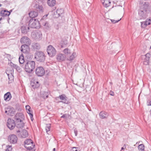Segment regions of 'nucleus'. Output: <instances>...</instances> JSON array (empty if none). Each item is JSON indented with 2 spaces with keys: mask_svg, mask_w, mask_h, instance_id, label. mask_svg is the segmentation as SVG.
<instances>
[{
  "mask_svg": "<svg viewBox=\"0 0 151 151\" xmlns=\"http://www.w3.org/2000/svg\"><path fill=\"white\" fill-rule=\"evenodd\" d=\"M1 4H0V7L1 6Z\"/></svg>",
  "mask_w": 151,
  "mask_h": 151,
  "instance_id": "nucleus-56",
  "label": "nucleus"
},
{
  "mask_svg": "<svg viewBox=\"0 0 151 151\" xmlns=\"http://www.w3.org/2000/svg\"><path fill=\"white\" fill-rule=\"evenodd\" d=\"M8 139L9 142L11 143L14 144L17 142V137L16 135L11 134L8 136Z\"/></svg>",
  "mask_w": 151,
  "mask_h": 151,
  "instance_id": "nucleus-11",
  "label": "nucleus"
},
{
  "mask_svg": "<svg viewBox=\"0 0 151 151\" xmlns=\"http://www.w3.org/2000/svg\"><path fill=\"white\" fill-rule=\"evenodd\" d=\"M137 143H138V142H137V143H136V144H137Z\"/></svg>",
  "mask_w": 151,
  "mask_h": 151,
  "instance_id": "nucleus-58",
  "label": "nucleus"
},
{
  "mask_svg": "<svg viewBox=\"0 0 151 151\" xmlns=\"http://www.w3.org/2000/svg\"><path fill=\"white\" fill-rule=\"evenodd\" d=\"M150 57L151 55L149 53H147L146 55L141 56V58L143 60L144 64L146 65L149 64V60Z\"/></svg>",
  "mask_w": 151,
  "mask_h": 151,
  "instance_id": "nucleus-9",
  "label": "nucleus"
},
{
  "mask_svg": "<svg viewBox=\"0 0 151 151\" xmlns=\"http://www.w3.org/2000/svg\"><path fill=\"white\" fill-rule=\"evenodd\" d=\"M12 147L11 145H8L6 147V151H12Z\"/></svg>",
  "mask_w": 151,
  "mask_h": 151,
  "instance_id": "nucleus-40",
  "label": "nucleus"
},
{
  "mask_svg": "<svg viewBox=\"0 0 151 151\" xmlns=\"http://www.w3.org/2000/svg\"><path fill=\"white\" fill-rule=\"evenodd\" d=\"M137 143H138V142H137V143H136V144H137Z\"/></svg>",
  "mask_w": 151,
  "mask_h": 151,
  "instance_id": "nucleus-59",
  "label": "nucleus"
},
{
  "mask_svg": "<svg viewBox=\"0 0 151 151\" xmlns=\"http://www.w3.org/2000/svg\"><path fill=\"white\" fill-rule=\"evenodd\" d=\"M121 19H120L119 20H115L114 19H110V20L111 21V22L113 23H116L118 22H119L120 20Z\"/></svg>",
  "mask_w": 151,
  "mask_h": 151,
  "instance_id": "nucleus-43",
  "label": "nucleus"
},
{
  "mask_svg": "<svg viewBox=\"0 0 151 151\" xmlns=\"http://www.w3.org/2000/svg\"><path fill=\"white\" fill-rule=\"evenodd\" d=\"M63 52L66 55H68L70 54V52L68 48H66L64 49Z\"/></svg>",
  "mask_w": 151,
  "mask_h": 151,
  "instance_id": "nucleus-38",
  "label": "nucleus"
},
{
  "mask_svg": "<svg viewBox=\"0 0 151 151\" xmlns=\"http://www.w3.org/2000/svg\"><path fill=\"white\" fill-rule=\"evenodd\" d=\"M138 148L139 151H145V146L143 144L139 145Z\"/></svg>",
  "mask_w": 151,
  "mask_h": 151,
  "instance_id": "nucleus-33",
  "label": "nucleus"
},
{
  "mask_svg": "<svg viewBox=\"0 0 151 151\" xmlns=\"http://www.w3.org/2000/svg\"><path fill=\"white\" fill-rule=\"evenodd\" d=\"M29 29V27H27L26 26H22L21 28L22 32L23 33L26 34L28 31Z\"/></svg>",
  "mask_w": 151,
  "mask_h": 151,
  "instance_id": "nucleus-26",
  "label": "nucleus"
},
{
  "mask_svg": "<svg viewBox=\"0 0 151 151\" xmlns=\"http://www.w3.org/2000/svg\"><path fill=\"white\" fill-rule=\"evenodd\" d=\"M58 15L59 16H61V15L63 13V10L62 9H58L56 11Z\"/></svg>",
  "mask_w": 151,
  "mask_h": 151,
  "instance_id": "nucleus-36",
  "label": "nucleus"
},
{
  "mask_svg": "<svg viewBox=\"0 0 151 151\" xmlns=\"http://www.w3.org/2000/svg\"><path fill=\"white\" fill-rule=\"evenodd\" d=\"M12 112V109L9 108H6L5 113L9 115H11Z\"/></svg>",
  "mask_w": 151,
  "mask_h": 151,
  "instance_id": "nucleus-31",
  "label": "nucleus"
},
{
  "mask_svg": "<svg viewBox=\"0 0 151 151\" xmlns=\"http://www.w3.org/2000/svg\"><path fill=\"white\" fill-rule=\"evenodd\" d=\"M78 147H73L72 148L71 151H79L78 150Z\"/></svg>",
  "mask_w": 151,
  "mask_h": 151,
  "instance_id": "nucleus-42",
  "label": "nucleus"
},
{
  "mask_svg": "<svg viewBox=\"0 0 151 151\" xmlns=\"http://www.w3.org/2000/svg\"><path fill=\"white\" fill-rule=\"evenodd\" d=\"M49 13H48V14H47L44 15V16H43L42 17V19H41V20L45 19H47V17L48 16V15H49Z\"/></svg>",
  "mask_w": 151,
  "mask_h": 151,
  "instance_id": "nucleus-41",
  "label": "nucleus"
},
{
  "mask_svg": "<svg viewBox=\"0 0 151 151\" xmlns=\"http://www.w3.org/2000/svg\"><path fill=\"white\" fill-rule=\"evenodd\" d=\"M10 65L12 67H13V68H15L16 67L17 65H16L15 64H14L13 63L11 62L10 63Z\"/></svg>",
  "mask_w": 151,
  "mask_h": 151,
  "instance_id": "nucleus-44",
  "label": "nucleus"
},
{
  "mask_svg": "<svg viewBox=\"0 0 151 151\" xmlns=\"http://www.w3.org/2000/svg\"><path fill=\"white\" fill-rule=\"evenodd\" d=\"M12 12V10H11L10 11H8V15H9V16L11 13Z\"/></svg>",
  "mask_w": 151,
  "mask_h": 151,
  "instance_id": "nucleus-51",
  "label": "nucleus"
},
{
  "mask_svg": "<svg viewBox=\"0 0 151 151\" xmlns=\"http://www.w3.org/2000/svg\"><path fill=\"white\" fill-rule=\"evenodd\" d=\"M110 83L111 84H112V82H110Z\"/></svg>",
  "mask_w": 151,
  "mask_h": 151,
  "instance_id": "nucleus-55",
  "label": "nucleus"
},
{
  "mask_svg": "<svg viewBox=\"0 0 151 151\" xmlns=\"http://www.w3.org/2000/svg\"><path fill=\"white\" fill-rule=\"evenodd\" d=\"M58 97L62 100V101H60L61 102H63L64 104H68V101L67 100V97L65 95L62 94L61 95H60Z\"/></svg>",
  "mask_w": 151,
  "mask_h": 151,
  "instance_id": "nucleus-19",
  "label": "nucleus"
},
{
  "mask_svg": "<svg viewBox=\"0 0 151 151\" xmlns=\"http://www.w3.org/2000/svg\"><path fill=\"white\" fill-rule=\"evenodd\" d=\"M42 97L44 99L47 98L48 97V93L47 92H43L41 94Z\"/></svg>",
  "mask_w": 151,
  "mask_h": 151,
  "instance_id": "nucleus-32",
  "label": "nucleus"
},
{
  "mask_svg": "<svg viewBox=\"0 0 151 151\" xmlns=\"http://www.w3.org/2000/svg\"><path fill=\"white\" fill-rule=\"evenodd\" d=\"M16 122V126L18 128H22L24 127V123L23 122V120L15 122Z\"/></svg>",
  "mask_w": 151,
  "mask_h": 151,
  "instance_id": "nucleus-20",
  "label": "nucleus"
},
{
  "mask_svg": "<svg viewBox=\"0 0 151 151\" xmlns=\"http://www.w3.org/2000/svg\"><path fill=\"white\" fill-rule=\"evenodd\" d=\"M150 113H151V109L150 110Z\"/></svg>",
  "mask_w": 151,
  "mask_h": 151,
  "instance_id": "nucleus-57",
  "label": "nucleus"
},
{
  "mask_svg": "<svg viewBox=\"0 0 151 151\" xmlns=\"http://www.w3.org/2000/svg\"><path fill=\"white\" fill-rule=\"evenodd\" d=\"M8 11L6 10H1L0 14H1V15L3 17H6L7 16H9L8 15Z\"/></svg>",
  "mask_w": 151,
  "mask_h": 151,
  "instance_id": "nucleus-29",
  "label": "nucleus"
},
{
  "mask_svg": "<svg viewBox=\"0 0 151 151\" xmlns=\"http://www.w3.org/2000/svg\"><path fill=\"white\" fill-rule=\"evenodd\" d=\"M36 74L38 76H42L45 73V70L41 66L37 67L35 70Z\"/></svg>",
  "mask_w": 151,
  "mask_h": 151,
  "instance_id": "nucleus-7",
  "label": "nucleus"
},
{
  "mask_svg": "<svg viewBox=\"0 0 151 151\" xmlns=\"http://www.w3.org/2000/svg\"><path fill=\"white\" fill-rule=\"evenodd\" d=\"M55 148H54L53 149L52 151H55Z\"/></svg>",
  "mask_w": 151,
  "mask_h": 151,
  "instance_id": "nucleus-53",
  "label": "nucleus"
},
{
  "mask_svg": "<svg viewBox=\"0 0 151 151\" xmlns=\"http://www.w3.org/2000/svg\"><path fill=\"white\" fill-rule=\"evenodd\" d=\"M20 132L19 130H18L17 131V133L19 132Z\"/></svg>",
  "mask_w": 151,
  "mask_h": 151,
  "instance_id": "nucleus-54",
  "label": "nucleus"
},
{
  "mask_svg": "<svg viewBox=\"0 0 151 151\" xmlns=\"http://www.w3.org/2000/svg\"><path fill=\"white\" fill-rule=\"evenodd\" d=\"M30 85L34 89L37 88L39 87L40 84L39 82L35 80H32Z\"/></svg>",
  "mask_w": 151,
  "mask_h": 151,
  "instance_id": "nucleus-14",
  "label": "nucleus"
},
{
  "mask_svg": "<svg viewBox=\"0 0 151 151\" xmlns=\"http://www.w3.org/2000/svg\"><path fill=\"white\" fill-rule=\"evenodd\" d=\"M46 57L44 52L42 51H37L35 53V58L37 61L40 62H44Z\"/></svg>",
  "mask_w": 151,
  "mask_h": 151,
  "instance_id": "nucleus-3",
  "label": "nucleus"
},
{
  "mask_svg": "<svg viewBox=\"0 0 151 151\" xmlns=\"http://www.w3.org/2000/svg\"><path fill=\"white\" fill-rule=\"evenodd\" d=\"M7 126L10 130L13 129L16 126L15 121L11 118H9L7 122Z\"/></svg>",
  "mask_w": 151,
  "mask_h": 151,
  "instance_id": "nucleus-8",
  "label": "nucleus"
},
{
  "mask_svg": "<svg viewBox=\"0 0 151 151\" xmlns=\"http://www.w3.org/2000/svg\"><path fill=\"white\" fill-rule=\"evenodd\" d=\"M138 15L140 19H145L148 16V11L151 12V6L148 2L139 1Z\"/></svg>",
  "mask_w": 151,
  "mask_h": 151,
  "instance_id": "nucleus-1",
  "label": "nucleus"
},
{
  "mask_svg": "<svg viewBox=\"0 0 151 151\" xmlns=\"http://www.w3.org/2000/svg\"><path fill=\"white\" fill-rule=\"evenodd\" d=\"M65 58V57L62 54H59L57 55V59L59 62H61L64 60Z\"/></svg>",
  "mask_w": 151,
  "mask_h": 151,
  "instance_id": "nucleus-21",
  "label": "nucleus"
},
{
  "mask_svg": "<svg viewBox=\"0 0 151 151\" xmlns=\"http://www.w3.org/2000/svg\"><path fill=\"white\" fill-rule=\"evenodd\" d=\"M26 109L27 113L29 114L32 121L33 119V114L32 111L31 109L30 106L29 105H27L26 106Z\"/></svg>",
  "mask_w": 151,
  "mask_h": 151,
  "instance_id": "nucleus-18",
  "label": "nucleus"
},
{
  "mask_svg": "<svg viewBox=\"0 0 151 151\" xmlns=\"http://www.w3.org/2000/svg\"><path fill=\"white\" fill-rule=\"evenodd\" d=\"M56 2L55 0H48L47 3L49 6L52 7L55 6Z\"/></svg>",
  "mask_w": 151,
  "mask_h": 151,
  "instance_id": "nucleus-28",
  "label": "nucleus"
},
{
  "mask_svg": "<svg viewBox=\"0 0 151 151\" xmlns=\"http://www.w3.org/2000/svg\"><path fill=\"white\" fill-rule=\"evenodd\" d=\"M103 6L105 7L109 6L111 3L110 0H101Z\"/></svg>",
  "mask_w": 151,
  "mask_h": 151,
  "instance_id": "nucleus-27",
  "label": "nucleus"
},
{
  "mask_svg": "<svg viewBox=\"0 0 151 151\" xmlns=\"http://www.w3.org/2000/svg\"><path fill=\"white\" fill-rule=\"evenodd\" d=\"M67 117V115L66 114H64L61 117V118L66 119Z\"/></svg>",
  "mask_w": 151,
  "mask_h": 151,
  "instance_id": "nucleus-45",
  "label": "nucleus"
},
{
  "mask_svg": "<svg viewBox=\"0 0 151 151\" xmlns=\"http://www.w3.org/2000/svg\"><path fill=\"white\" fill-rule=\"evenodd\" d=\"M43 25L45 26L47 29L49 28L50 27V25L47 22H45L43 24Z\"/></svg>",
  "mask_w": 151,
  "mask_h": 151,
  "instance_id": "nucleus-39",
  "label": "nucleus"
},
{
  "mask_svg": "<svg viewBox=\"0 0 151 151\" xmlns=\"http://www.w3.org/2000/svg\"><path fill=\"white\" fill-rule=\"evenodd\" d=\"M24 145L27 149H32L35 146L33 141L30 139H26L24 142Z\"/></svg>",
  "mask_w": 151,
  "mask_h": 151,
  "instance_id": "nucleus-6",
  "label": "nucleus"
},
{
  "mask_svg": "<svg viewBox=\"0 0 151 151\" xmlns=\"http://www.w3.org/2000/svg\"><path fill=\"white\" fill-rule=\"evenodd\" d=\"M151 20L150 18L147 19L145 21L141 22V27L142 28H145L148 25L151 24Z\"/></svg>",
  "mask_w": 151,
  "mask_h": 151,
  "instance_id": "nucleus-15",
  "label": "nucleus"
},
{
  "mask_svg": "<svg viewBox=\"0 0 151 151\" xmlns=\"http://www.w3.org/2000/svg\"><path fill=\"white\" fill-rule=\"evenodd\" d=\"M21 43L24 44H28L30 45L31 42L30 39L27 37L24 36L22 37L20 39Z\"/></svg>",
  "mask_w": 151,
  "mask_h": 151,
  "instance_id": "nucleus-13",
  "label": "nucleus"
},
{
  "mask_svg": "<svg viewBox=\"0 0 151 151\" xmlns=\"http://www.w3.org/2000/svg\"><path fill=\"white\" fill-rule=\"evenodd\" d=\"M150 48L151 49V46L150 47Z\"/></svg>",
  "mask_w": 151,
  "mask_h": 151,
  "instance_id": "nucleus-61",
  "label": "nucleus"
},
{
  "mask_svg": "<svg viewBox=\"0 0 151 151\" xmlns=\"http://www.w3.org/2000/svg\"><path fill=\"white\" fill-rule=\"evenodd\" d=\"M47 51L48 55L51 57L54 56L56 53L55 48L52 45H49L47 47Z\"/></svg>",
  "mask_w": 151,
  "mask_h": 151,
  "instance_id": "nucleus-5",
  "label": "nucleus"
},
{
  "mask_svg": "<svg viewBox=\"0 0 151 151\" xmlns=\"http://www.w3.org/2000/svg\"><path fill=\"white\" fill-rule=\"evenodd\" d=\"M36 8L37 9V11H39L40 12H43V8L42 6L39 5H36Z\"/></svg>",
  "mask_w": 151,
  "mask_h": 151,
  "instance_id": "nucleus-30",
  "label": "nucleus"
},
{
  "mask_svg": "<svg viewBox=\"0 0 151 151\" xmlns=\"http://www.w3.org/2000/svg\"><path fill=\"white\" fill-rule=\"evenodd\" d=\"M2 3L4 4L5 5L7 4L8 3V1L6 0H5L4 1H2Z\"/></svg>",
  "mask_w": 151,
  "mask_h": 151,
  "instance_id": "nucleus-49",
  "label": "nucleus"
},
{
  "mask_svg": "<svg viewBox=\"0 0 151 151\" xmlns=\"http://www.w3.org/2000/svg\"><path fill=\"white\" fill-rule=\"evenodd\" d=\"M12 98V95L10 92L6 93L4 96V100L7 101H9Z\"/></svg>",
  "mask_w": 151,
  "mask_h": 151,
  "instance_id": "nucleus-23",
  "label": "nucleus"
},
{
  "mask_svg": "<svg viewBox=\"0 0 151 151\" xmlns=\"http://www.w3.org/2000/svg\"><path fill=\"white\" fill-rule=\"evenodd\" d=\"M147 105L148 106H151V101H147Z\"/></svg>",
  "mask_w": 151,
  "mask_h": 151,
  "instance_id": "nucleus-50",
  "label": "nucleus"
},
{
  "mask_svg": "<svg viewBox=\"0 0 151 151\" xmlns=\"http://www.w3.org/2000/svg\"><path fill=\"white\" fill-rule=\"evenodd\" d=\"M19 61L20 64H23L24 62V57L23 55L21 56L19 58Z\"/></svg>",
  "mask_w": 151,
  "mask_h": 151,
  "instance_id": "nucleus-37",
  "label": "nucleus"
},
{
  "mask_svg": "<svg viewBox=\"0 0 151 151\" xmlns=\"http://www.w3.org/2000/svg\"><path fill=\"white\" fill-rule=\"evenodd\" d=\"M126 147H125L124 148V147H122V148H121V150L120 151H121L122 150H123L124 149H125V148Z\"/></svg>",
  "mask_w": 151,
  "mask_h": 151,
  "instance_id": "nucleus-52",
  "label": "nucleus"
},
{
  "mask_svg": "<svg viewBox=\"0 0 151 151\" xmlns=\"http://www.w3.org/2000/svg\"><path fill=\"white\" fill-rule=\"evenodd\" d=\"M99 115L101 119H106L108 116L109 114L107 112L105 111H102L100 113Z\"/></svg>",
  "mask_w": 151,
  "mask_h": 151,
  "instance_id": "nucleus-22",
  "label": "nucleus"
},
{
  "mask_svg": "<svg viewBox=\"0 0 151 151\" xmlns=\"http://www.w3.org/2000/svg\"><path fill=\"white\" fill-rule=\"evenodd\" d=\"M38 14L37 11L36 10H32L28 13L29 17L32 19L37 17Z\"/></svg>",
  "mask_w": 151,
  "mask_h": 151,
  "instance_id": "nucleus-17",
  "label": "nucleus"
},
{
  "mask_svg": "<svg viewBox=\"0 0 151 151\" xmlns=\"http://www.w3.org/2000/svg\"><path fill=\"white\" fill-rule=\"evenodd\" d=\"M109 94L110 95L112 96H114V92L111 91H110L109 93Z\"/></svg>",
  "mask_w": 151,
  "mask_h": 151,
  "instance_id": "nucleus-47",
  "label": "nucleus"
},
{
  "mask_svg": "<svg viewBox=\"0 0 151 151\" xmlns=\"http://www.w3.org/2000/svg\"><path fill=\"white\" fill-rule=\"evenodd\" d=\"M20 135L22 138H25L28 136V133L27 130L23 129L20 132Z\"/></svg>",
  "mask_w": 151,
  "mask_h": 151,
  "instance_id": "nucleus-24",
  "label": "nucleus"
},
{
  "mask_svg": "<svg viewBox=\"0 0 151 151\" xmlns=\"http://www.w3.org/2000/svg\"><path fill=\"white\" fill-rule=\"evenodd\" d=\"M28 44H23L21 47V51L24 53H26L28 52L29 50V45Z\"/></svg>",
  "mask_w": 151,
  "mask_h": 151,
  "instance_id": "nucleus-16",
  "label": "nucleus"
},
{
  "mask_svg": "<svg viewBox=\"0 0 151 151\" xmlns=\"http://www.w3.org/2000/svg\"><path fill=\"white\" fill-rule=\"evenodd\" d=\"M35 61L28 60L26 62L24 68L25 71L28 73H32L35 68Z\"/></svg>",
  "mask_w": 151,
  "mask_h": 151,
  "instance_id": "nucleus-2",
  "label": "nucleus"
},
{
  "mask_svg": "<svg viewBox=\"0 0 151 151\" xmlns=\"http://www.w3.org/2000/svg\"><path fill=\"white\" fill-rule=\"evenodd\" d=\"M51 127V125L50 124H48L46 125V130L47 134H49L50 133V129Z\"/></svg>",
  "mask_w": 151,
  "mask_h": 151,
  "instance_id": "nucleus-34",
  "label": "nucleus"
},
{
  "mask_svg": "<svg viewBox=\"0 0 151 151\" xmlns=\"http://www.w3.org/2000/svg\"><path fill=\"white\" fill-rule=\"evenodd\" d=\"M29 27L32 28L39 29L40 27V23L38 20L35 19H31L29 23Z\"/></svg>",
  "mask_w": 151,
  "mask_h": 151,
  "instance_id": "nucleus-4",
  "label": "nucleus"
},
{
  "mask_svg": "<svg viewBox=\"0 0 151 151\" xmlns=\"http://www.w3.org/2000/svg\"><path fill=\"white\" fill-rule=\"evenodd\" d=\"M24 116L21 113H17L14 117L15 122L23 120L24 119Z\"/></svg>",
  "mask_w": 151,
  "mask_h": 151,
  "instance_id": "nucleus-12",
  "label": "nucleus"
},
{
  "mask_svg": "<svg viewBox=\"0 0 151 151\" xmlns=\"http://www.w3.org/2000/svg\"><path fill=\"white\" fill-rule=\"evenodd\" d=\"M8 19L9 20V19H10L9 18H8Z\"/></svg>",
  "mask_w": 151,
  "mask_h": 151,
  "instance_id": "nucleus-60",
  "label": "nucleus"
},
{
  "mask_svg": "<svg viewBox=\"0 0 151 151\" xmlns=\"http://www.w3.org/2000/svg\"><path fill=\"white\" fill-rule=\"evenodd\" d=\"M32 36L35 40L40 41L41 40L42 38V33L40 31H37L33 33Z\"/></svg>",
  "mask_w": 151,
  "mask_h": 151,
  "instance_id": "nucleus-10",
  "label": "nucleus"
},
{
  "mask_svg": "<svg viewBox=\"0 0 151 151\" xmlns=\"http://www.w3.org/2000/svg\"><path fill=\"white\" fill-rule=\"evenodd\" d=\"M32 48L34 50H39L40 49L41 46L38 43H33L32 45Z\"/></svg>",
  "mask_w": 151,
  "mask_h": 151,
  "instance_id": "nucleus-25",
  "label": "nucleus"
},
{
  "mask_svg": "<svg viewBox=\"0 0 151 151\" xmlns=\"http://www.w3.org/2000/svg\"><path fill=\"white\" fill-rule=\"evenodd\" d=\"M15 69H16L17 70H19L20 69V68L17 65Z\"/></svg>",
  "mask_w": 151,
  "mask_h": 151,
  "instance_id": "nucleus-48",
  "label": "nucleus"
},
{
  "mask_svg": "<svg viewBox=\"0 0 151 151\" xmlns=\"http://www.w3.org/2000/svg\"><path fill=\"white\" fill-rule=\"evenodd\" d=\"M76 54L75 52H73L72 55L70 56V57L68 58V60H73L76 56Z\"/></svg>",
  "mask_w": 151,
  "mask_h": 151,
  "instance_id": "nucleus-35",
  "label": "nucleus"
},
{
  "mask_svg": "<svg viewBox=\"0 0 151 151\" xmlns=\"http://www.w3.org/2000/svg\"><path fill=\"white\" fill-rule=\"evenodd\" d=\"M74 132L75 134V135L76 136L78 134V131L77 130V129H74Z\"/></svg>",
  "mask_w": 151,
  "mask_h": 151,
  "instance_id": "nucleus-46",
  "label": "nucleus"
}]
</instances>
